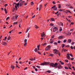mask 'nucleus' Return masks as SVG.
<instances>
[{"label":"nucleus","mask_w":75,"mask_h":75,"mask_svg":"<svg viewBox=\"0 0 75 75\" xmlns=\"http://www.w3.org/2000/svg\"><path fill=\"white\" fill-rule=\"evenodd\" d=\"M68 66L69 67V69L71 70V67H70L71 66V64H68Z\"/></svg>","instance_id":"0eeeda50"},{"label":"nucleus","mask_w":75,"mask_h":75,"mask_svg":"<svg viewBox=\"0 0 75 75\" xmlns=\"http://www.w3.org/2000/svg\"><path fill=\"white\" fill-rule=\"evenodd\" d=\"M71 39H69L68 40V42L69 43H70L71 42Z\"/></svg>","instance_id":"ddd939ff"},{"label":"nucleus","mask_w":75,"mask_h":75,"mask_svg":"<svg viewBox=\"0 0 75 75\" xmlns=\"http://www.w3.org/2000/svg\"><path fill=\"white\" fill-rule=\"evenodd\" d=\"M47 72L48 73H50L51 72V71H50V70H48V71H47Z\"/></svg>","instance_id":"c756f323"},{"label":"nucleus","mask_w":75,"mask_h":75,"mask_svg":"<svg viewBox=\"0 0 75 75\" xmlns=\"http://www.w3.org/2000/svg\"><path fill=\"white\" fill-rule=\"evenodd\" d=\"M65 62H68V60H65Z\"/></svg>","instance_id":"864d4df0"},{"label":"nucleus","mask_w":75,"mask_h":75,"mask_svg":"<svg viewBox=\"0 0 75 75\" xmlns=\"http://www.w3.org/2000/svg\"><path fill=\"white\" fill-rule=\"evenodd\" d=\"M30 33H28V38L30 37Z\"/></svg>","instance_id":"393cba45"},{"label":"nucleus","mask_w":75,"mask_h":75,"mask_svg":"<svg viewBox=\"0 0 75 75\" xmlns=\"http://www.w3.org/2000/svg\"><path fill=\"white\" fill-rule=\"evenodd\" d=\"M9 18H10V17H8L6 18V21H7L8 19H9Z\"/></svg>","instance_id":"58836bf2"},{"label":"nucleus","mask_w":75,"mask_h":75,"mask_svg":"<svg viewBox=\"0 0 75 75\" xmlns=\"http://www.w3.org/2000/svg\"><path fill=\"white\" fill-rule=\"evenodd\" d=\"M72 74H74V75H75V73L74 72H72Z\"/></svg>","instance_id":"c03bdc74"},{"label":"nucleus","mask_w":75,"mask_h":75,"mask_svg":"<svg viewBox=\"0 0 75 75\" xmlns=\"http://www.w3.org/2000/svg\"><path fill=\"white\" fill-rule=\"evenodd\" d=\"M45 35V34H44V32H43V33L41 34L42 38H43V36H44Z\"/></svg>","instance_id":"1a4fd4ad"},{"label":"nucleus","mask_w":75,"mask_h":75,"mask_svg":"<svg viewBox=\"0 0 75 75\" xmlns=\"http://www.w3.org/2000/svg\"><path fill=\"white\" fill-rule=\"evenodd\" d=\"M27 40L26 39L24 40V42L25 43H27Z\"/></svg>","instance_id":"aec40b11"},{"label":"nucleus","mask_w":75,"mask_h":75,"mask_svg":"<svg viewBox=\"0 0 75 75\" xmlns=\"http://www.w3.org/2000/svg\"><path fill=\"white\" fill-rule=\"evenodd\" d=\"M11 68L13 69H14V67L13 66H11Z\"/></svg>","instance_id":"4be33fe9"},{"label":"nucleus","mask_w":75,"mask_h":75,"mask_svg":"<svg viewBox=\"0 0 75 75\" xmlns=\"http://www.w3.org/2000/svg\"><path fill=\"white\" fill-rule=\"evenodd\" d=\"M40 47V45H38V49Z\"/></svg>","instance_id":"4d7b16f0"},{"label":"nucleus","mask_w":75,"mask_h":75,"mask_svg":"<svg viewBox=\"0 0 75 75\" xmlns=\"http://www.w3.org/2000/svg\"><path fill=\"white\" fill-rule=\"evenodd\" d=\"M50 67H53L58 68V69H61L62 68V67L60 64L58 65L57 63H56L55 64H54V63H51L50 64Z\"/></svg>","instance_id":"f257e3e1"},{"label":"nucleus","mask_w":75,"mask_h":75,"mask_svg":"<svg viewBox=\"0 0 75 75\" xmlns=\"http://www.w3.org/2000/svg\"><path fill=\"white\" fill-rule=\"evenodd\" d=\"M50 25L51 26H53L54 25H53V24H52V23H50Z\"/></svg>","instance_id":"79ce46f5"},{"label":"nucleus","mask_w":75,"mask_h":75,"mask_svg":"<svg viewBox=\"0 0 75 75\" xmlns=\"http://www.w3.org/2000/svg\"><path fill=\"white\" fill-rule=\"evenodd\" d=\"M73 30H74V29H70V31L71 32L72 31H73Z\"/></svg>","instance_id":"603ef678"},{"label":"nucleus","mask_w":75,"mask_h":75,"mask_svg":"<svg viewBox=\"0 0 75 75\" xmlns=\"http://www.w3.org/2000/svg\"><path fill=\"white\" fill-rule=\"evenodd\" d=\"M56 54H58V55H59V56H60V53H59V52L57 53H56Z\"/></svg>","instance_id":"5701e85b"},{"label":"nucleus","mask_w":75,"mask_h":75,"mask_svg":"<svg viewBox=\"0 0 75 75\" xmlns=\"http://www.w3.org/2000/svg\"><path fill=\"white\" fill-rule=\"evenodd\" d=\"M46 45H47L46 43H45L42 44V45L44 46Z\"/></svg>","instance_id":"cd10ccee"},{"label":"nucleus","mask_w":75,"mask_h":75,"mask_svg":"<svg viewBox=\"0 0 75 75\" xmlns=\"http://www.w3.org/2000/svg\"><path fill=\"white\" fill-rule=\"evenodd\" d=\"M27 43H25L24 44V46L25 47L27 45Z\"/></svg>","instance_id":"c85d7f7f"},{"label":"nucleus","mask_w":75,"mask_h":75,"mask_svg":"<svg viewBox=\"0 0 75 75\" xmlns=\"http://www.w3.org/2000/svg\"><path fill=\"white\" fill-rule=\"evenodd\" d=\"M13 11H14L15 10V8H13Z\"/></svg>","instance_id":"774afa93"},{"label":"nucleus","mask_w":75,"mask_h":75,"mask_svg":"<svg viewBox=\"0 0 75 75\" xmlns=\"http://www.w3.org/2000/svg\"><path fill=\"white\" fill-rule=\"evenodd\" d=\"M52 3L53 4H56V3H55V2H54V1H53Z\"/></svg>","instance_id":"052dcab7"},{"label":"nucleus","mask_w":75,"mask_h":75,"mask_svg":"<svg viewBox=\"0 0 75 75\" xmlns=\"http://www.w3.org/2000/svg\"><path fill=\"white\" fill-rule=\"evenodd\" d=\"M71 49L72 50L73 49V46H71Z\"/></svg>","instance_id":"6e6d98bb"},{"label":"nucleus","mask_w":75,"mask_h":75,"mask_svg":"<svg viewBox=\"0 0 75 75\" xmlns=\"http://www.w3.org/2000/svg\"><path fill=\"white\" fill-rule=\"evenodd\" d=\"M37 67L38 68H40V67L39 66H37Z\"/></svg>","instance_id":"e433bc0d"},{"label":"nucleus","mask_w":75,"mask_h":75,"mask_svg":"<svg viewBox=\"0 0 75 75\" xmlns=\"http://www.w3.org/2000/svg\"><path fill=\"white\" fill-rule=\"evenodd\" d=\"M57 7H55L54 8V11L57 10Z\"/></svg>","instance_id":"a878e982"},{"label":"nucleus","mask_w":75,"mask_h":75,"mask_svg":"<svg viewBox=\"0 0 75 75\" xmlns=\"http://www.w3.org/2000/svg\"><path fill=\"white\" fill-rule=\"evenodd\" d=\"M74 58H72L71 59V60H73L74 59Z\"/></svg>","instance_id":"680f3d73"},{"label":"nucleus","mask_w":75,"mask_h":75,"mask_svg":"<svg viewBox=\"0 0 75 75\" xmlns=\"http://www.w3.org/2000/svg\"><path fill=\"white\" fill-rule=\"evenodd\" d=\"M67 12H69V13H71V11H69V10H67Z\"/></svg>","instance_id":"de8ad7c7"},{"label":"nucleus","mask_w":75,"mask_h":75,"mask_svg":"<svg viewBox=\"0 0 75 75\" xmlns=\"http://www.w3.org/2000/svg\"><path fill=\"white\" fill-rule=\"evenodd\" d=\"M35 70L36 71H38V69H35Z\"/></svg>","instance_id":"0e129e2a"},{"label":"nucleus","mask_w":75,"mask_h":75,"mask_svg":"<svg viewBox=\"0 0 75 75\" xmlns=\"http://www.w3.org/2000/svg\"><path fill=\"white\" fill-rule=\"evenodd\" d=\"M59 62L61 63V64L62 65L64 64V63L62 62L61 61H59Z\"/></svg>","instance_id":"bb28decb"},{"label":"nucleus","mask_w":75,"mask_h":75,"mask_svg":"<svg viewBox=\"0 0 75 75\" xmlns=\"http://www.w3.org/2000/svg\"><path fill=\"white\" fill-rule=\"evenodd\" d=\"M65 5H66V6H69L70 5H68V4H65Z\"/></svg>","instance_id":"72a5a7b5"},{"label":"nucleus","mask_w":75,"mask_h":75,"mask_svg":"<svg viewBox=\"0 0 75 75\" xmlns=\"http://www.w3.org/2000/svg\"><path fill=\"white\" fill-rule=\"evenodd\" d=\"M29 60L30 61H33L34 60H35V57L34 59V58H32L31 59H29Z\"/></svg>","instance_id":"9d476101"},{"label":"nucleus","mask_w":75,"mask_h":75,"mask_svg":"<svg viewBox=\"0 0 75 75\" xmlns=\"http://www.w3.org/2000/svg\"><path fill=\"white\" fill-rule=\"evenodd\" d=\"M42 7V5H40V8H39V11L40 10Z\"/></svg>","instance_id":"4468645a"},{"label":"nucleus","mask_w":75,"mask_h":75,"mask_svg":"<svg viewBox=\"0 0 75 75\" xmlns=\"http://www.w3.org/2000/svg\"><path fill=\"white\" fill-rule=\"evenodd\" d=\"M2 44L4 45H5L6 44H7L6 43V42H2Z\"/></svg>","instance_id":"9b49d317"},{"label":"nucleus","mask_w":75,"mask_h":75,"mask_svg":"<svg viewBox=\"0 0 75 75\" xmlns=\"http://www.w3.org/2000/svg\"><path fill=\"white\" fill-rule=\"evenodd\" d=\"M56 31H57L56 30H53V31L54 32H55Z\"/></svg>","instance_id":"338daca9"},{"label":"nucleus","mask_w":75,"mask_h":75,"mask_svg":"<svg viewBox=\"0 0 75 75\" xmlns=\"http://www.w3.org/2000/svg\"><path fill=\"white\" fill-rule=\"evenodd\" d=\"M61 24L62 25V26H63V25H64V24L62 23H61Z\"/></svg>","instance_id":"13d9d810"},{"label":"nucleus","mask_w":75,"mask_h":75,"mask_svg":"<svg viewBox=\"0 0 75 75\" xmlns=\"http://www.w3.org/2000/svg\"><path fill=\"white\" fill-rule=\"evenodd\" d=\"M67 59H71V58L69 56V55L71 56V57H73V56L71 54H67Z\"/></svg>","instance_id":"f03ea898"},{"label":"nucleus","mask_w":75,"mask_h":75,"mask_svg":"<svg viewBox=\"0 0 75 75\" xmlns=\"http://www.w3.org/2000/svg\"><path fill=\"white\" fill-rule=\"evenodd\" d=\"M58 13H59V11H57V12L55 13V14H57Z\"/></svg>","instance_id":"bf43d9fd"},{"label":"nucleus","mask_w":75,"mask_h":75,"mask_svg":"<svg viewBox=\"0 0 75 75\" xmlns=\"http://www.w3.org/2000/svg\"><path fill=\"white\" fill-rule=\"evenodd\" d=\"M73 7H72V6H70V9H73Z\"/></svg>","instance_id":"5fc2aeb1"},{"label":"nucleus","mask_w":75,"mask_h":75,"mask_svg":"<svg viewBox=\"0 0 75 75\" xmlns=\"http://www.w3.org/2000/svg\"><path fill=\"white\" fill-rule=\"evenodd\" d=\"M64 68H65V69H68V68L67 67H65Z\"/></svg>","instance_id":"2f4dec72"},{"label":"nucleus","mask_w":75,"mask_h":75,"mask_svg":"<svg viewBox=\"0 0 75 75\" xmlns=\"http://www.w3.org/2000/svg\"><path fill=\"white\" fill-rule=\"evenodd\" d=\"M54 53L55 54H56L58 52H59L58 50H57V49H54Z\"/></svg>","instance_id":"423d86ee"},{"label":"nucleus","mask_w":75,"mask_h":75,"mask_svg":"<svg viewBox=\"0 0 75 75\" xmlns=\"http://www.w3.org/2000/svg\"><path fill=\"white\" fill-rule=\"evenodd\" d=\"M54 42V41L53 40H52V41H51L50 42V43L52 44Z\"/></svg>","instance_id":"c9c22d12"},{"label":"nucleus","mask_w":75,"mask_h":75,"mask_svg":"<svg viewBox=\"0 0 75 75\" xmlns=\"http://www.w3.org/2000/svg\"><path fill=\"white\" fill-rule=\"evenodd\" d=\"M38 49L37 48H35V50H34V51L35 52H37L38 51Z\"/></svg>","instance_id":"f3484780"},{"label":"nucleus","mask_w":75,"mask_h":75,"mask_svg":"<svg viewBox=\"0 0 75 75\" xmlns=\"http://www.w3.org/2000/svg\"><path fill=\"white\" fill-rule=\"evenodd\" d=\"M58 8L60 9L61 8V5L60 4H58Z\"/></svg>","instance_id":"2eb2a0df"},{"label":"nucleus","mask_w":75,"mask_h":75,"mask_svg":"<svg viewBox=\"0 0 75 75\" xmlns=\"http://www.w3.org/2000/svg\"><path fill=\"white\" fill-rule=\"evenodd\" d=\"M30 27H29L27 28V30H30Z\"/></svg>","instance_id":"49530a36"},{"label":"nucleus","mask_w":75,"mask_h":75,"mask_svg":"<svg viewBox=\"0 0 75 75\" xmlns=\"http://www.w3.org/2000/svg\"><path fill=\"white\" fill-rule=\"evenodd\" d=\"M35 28L36 29H37L38 28H39V27H38V26L36 25H35Z\"/></svg>","instance_id":"7c9ffc66"},{"label":"nucleus","mask_w":75,"mask_h":75,"mask_svg":"<svg viewBox=\"0 0 75 75\" xmlns=\"http://www.w3.org/2000/svg\"><path fill=\"white\" fill-rule=\"evenodd\" d=\"M25 1H23L22 2H21L20 4V7H21L23 5V3Z\"/></svg>","instance_id":"6e6552de"},{"label":"nucleus","mask_w":75,"mask_h":75,"mask_svg":"<svg viewBox=\"0 0 75 75\" xmlns=\"http://www.w3.org/2000/svg\"><path fill=\"white\" fill-rule=\"evenodd\" d=\"M4 11L5 12V13H6V14H7V11H6V9L4 8Z\"/></svg>","instance_id":"b1692460"},{"label":"nucleus","mask_w":75,"mask_h":75,"mask_svg":"<svg viewBox=\"0 0 75 75\" xmlns=\"http://www.w3.org/2000/svg\"><path fill=\"white\" fill-rule=\"evenodd\" d=\"M59 11H62V9H59Z\"/></svg>","instance_id":"69168bd1"},{"label":"nucleus","mask_w":75,"mask_h":75,"mask_svg":"<svg viewBox=\"0 0 75 75\" xmlns=\"http://www.w3.org/2000/svg\"><path fill=\"white\" fill-rule=\"evenodd\" d=\"M35 15H34V16H33L32 17V18H35Z\"/></svg>","instance_id":"3c124183"},{"label":"nucleus","mask_w":75,"mask_h":75,"mask_svg":"<svg viewBox=\"0 0 75 75\" xmlns=\"http://www.w3.org/2000/svg\"><path fill=\"white\" fill-rule=\"evenodd\" d=\"M18 16H15V18H16V20L17 18H18Z\"/></svg>","instance_id":"8fccbe9b"},{"label":"nucleus","mask_w":75,"mask_h":75,"mask_svg":"<svg viewBox=\"0 0 75 75\" xmlns=\"http://www.w3.org/2000/svg\"><path fill=\"white\" fill-rule=\"evenodd\" d=\"M68 50H66V49H64V52H67V51Z\"/></svg>","instance_id":"a18cd8bd"},{"label":"nucleus","mask_w":75,"mask_h":75,"mask_svg":"<svg viewBox=\"0 0 75 75\" xmlns=\"http://www.w3.org/2000/svg\"><path fill=\"white\" fill-rule=\"evenodd\" d=\"M63 38V36H60L59 37H58V38L59 39H62Z\"/></svg>","instance_id":"f8f14e48"},{"label":"nucleus","mask_w":75,"mask_h":75,"mask_svg":"<svg viewBox=\"0 0 75 75\" xmlns=\"http://www.w3.org/2000/svg\"><path fill=\"white\" fill-rule=\"evenodd\" d=\"M67 42V40H65L63 41V42L65 43L66 42Z\"/></svg>","instance_id":"09e8293b"},{"label":"nucleus","mask_w":75,"mask_h":75,"mask_svg":"<svg viewBox=\"0 0 75 75\" xmlns=\"http://www.w3.org/2000/svg\"><path fill=\"white\" fill-rule=\"evenodd\" d=\"M22 1L21 0H20V1H19V3L18 4H16V3H13V4H15L16 5H17V7H18V6H19V4H20V2H21Z\"/></svg>","instance_id":"39448f33"},{"label":"nucleus","mask_w":75,"mask_h":75,"mask_svg":"<svg viewBox=\"0 0 75 75\" xmlns=\"http://www.w3.org/2000/svg\"><path fill=\"white\" fill-rule=\"evenodd\" d=\"M51 20H52V21H54V18H52Z\"/></svg>","instance_id":"a19ab883"},{"label":"nucleus","mask_w":75,"mask_h":75,"mask_svg":"<svg viewBox=\"0 0 75 75\" xmlns=\"http://www.w3.org/2000/svg\"><path fill=\"white\" fill-rule=\"evenodd\" d=\"M64 45H65L64 44H62V47L63 48H64Z\"/></svg>","instance_id":"412c9836"},{"label":"nucleus","mask_w":75,"mask_h":75,"mask_svg":"<svg viewBox=\"0 0 75 75\" xmlns=\"http://www.w3.org/2000/svg\"><path fill=\"white\" fill-rule=\"evenodd\" d=\"M53 30H58V29L57 27H54V29Z\"/></svg>","instance_id":"dca6fc26"},{"label":"nucleus","mask_w":75,"mask_h":75,"mask_svg":"<svg viewBox=\"0 0 75 75\" xmlns=\"http://www.w3.org/2000/svg\"><path fill=\"white\" fill-rule=\"evenodd\" d=\"M61 42V41H60V40H58V44H59Z\"/></svg>","instance_id":"f704fd0d"},{"label":"nucleus","mask_w":75,"mask_h":75,"mask_svg":"<svg viewBox=\"0 0 75 75\" xmlns=\"http://www.w3.org/2000/svg\"><path fill=\"white\" fill-rule=\"evenodd\" d=\"M51 48V46L50 45H49L47 46L46 48H45V50L47 51L49 50Z\"/></svg>","instance_id":"20e7f679"},{"label":"nucleus","mask_w":75,"mask_h":75,"mask_svg":"<svg viewBox=\"0 0 75 75\" xmlns=\"http://www.w3.org/2000/svg\"><path fill=\"white\" fill-rule=\"evenodd\" d=\"M50 56H51V57H52L53 56V54H50Z\"/></svg>","instance_id":"37998d69"},{"label":"nucleus","mask_w":75,"mask_h":75,"mask_svg":"<svg viewBox=\"0 0 75 75\" xmlns=\"http://www.w3.org/2000/svg\"><path fill=\"white\" fill-rule=\"evenodd\" d=\"M50 64V63L48 62H44L41 64L40 65H48Z\"/></svg>","instance_id":"7ed1b4c3"},{"label":"nucleus","mask_w":75,"mask_h":75,"mask_svg":"<svg viewBox=\"0 0 75 75\" xmlns=\"http://www.w3.org/2000/svg\"><path fill=\"white\" fill-rule=\"evenodd\" d=\"M54 45H57V42H54Z\"/></svg>","instance_id":"473e14b6"},{"label":"nucleus","mask_w":75,"mask_h":75,"mask_svg":"<svg viewBox=\"0 0 75 75\" xmlns=\"http://www.w3.org/2000/svg\"><path fill=\"white\" fill-rule=\"evenodd\" d=\"M18 23V22H16V23H13V25H16V24H17V23Z\"/></svg>","instance_id":"4c0bfd02"},{"label":"nucleus","mask_w":75,"mask_h":75,"mask_svg":"<svg viewBox=\"0 0 75 75\" xmlns=\"http://www.w3.org/2000/svg\"><path fill=\"white\" fill-rule=\"evenodd\" d=\"M8 6V4H5V6L6 7V6Z\"/></svg>","instance_id":"e2e57ef3"},{"label":"nucleus","mask_w":75,"mask_h":75,"mask_svg":"<svg viewBox=\"0 0 75 75\" xmlns=\"http://www.w3.org/2000/svg\"><path fill=\"white\" fill-rule=\"evenodd\" d=\"M10 39L11 37L10 36H9L7 38V40H10Z\"/></svg>","instance_id":"6ab92c4d"},{"label":"nucleus","mask_w":75,"mask_h":75,"mask_svg":"<svg viewBox=\"0 0 75 75\" xmlns=\"http://www.w3.org/2000/svg\"><path fill=\"white\" fill-rule=\"evenodd\" d=\"M34 4V3L33 2H31V5H33Z\"/></svg>","instance_id":"ea45409f"},{"label":"nucleus","mask_w":75,"mask_h":75,"mask_svg":"<svg viewBox=\"0 0 75 75\" xmlns=\"http://www.w3.org/2000/svg\"><path fill=\"white\" fill-rule=\"evenodd\" d=\"M62 27H60L59 28V31H62Z\"/></svg>","instance_id":"a211bd4d"}]
</instances>
